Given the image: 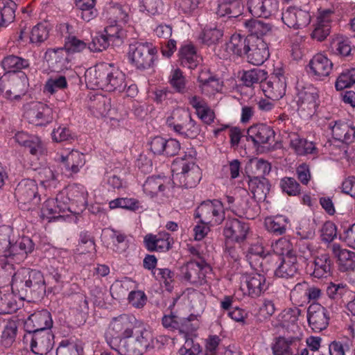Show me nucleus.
<instances>
[{
  "mask_svg": "<svg viewBox=\"0 0 355 355\" xmlns=\"http://www.w3.org/2000/svg\"><path fill=\"white\" fill-rule=\"evenodd\" d=\"M332 62L323 53H317L309 60L306 67L308 74L315 80H323L329 76Z\"/></svg>",
  "mask_w": 355,
  "mask_h": 355,
  "instance_id": "nucleus-10",
  "label": "nucleus"
},
{
  "mask_svg": "<svg viewBox=\"0 0 355 355\" xmlns=\"http://www.w3.org/2000/svg\"><path fill=\"white\" fill-rule=\"evenodd\" d=\"M193 216L211 226L219 225L225 219L223 203L218 200L204 201L196 209Z\"/></svg>",
  "mask_w": 355,
  "mask_h": 355,
  "instance_id": "nucleus-6",
  "label": "nucleus"
},
{
  "mask_svg": "<svg viewBox=\"0 0 355 355\" xmlns=\"http://www.w3.org/2000/svg\"><path fill=\"white\" fill-rule=\"evenodd\" d=\"M199 168L195 164L194 157L191 154L184 157L176 158L171 165L173 176L185 175L191 171H198Z\"/></svg>",
  "mask_w": 355,
  "mask_h": 355,
  "instance_id": "nucleus-29",
  "label": "nucleus"
},
{
  "mask_svg": "<svg viewBox=\"0 0 355 355\" xmlns=\"http://www.w3.org/2000/svg\"><path fill=\"white\" fill-rule=\"evenodd\" d=\"M185 340L184 345L179 349L180 355H198L201 352V347L197 343H194L189 336H183Z\"/></svg>",
  "mask_w": 355,
  "mask_h": 355,
  "instance_id": "nucleus-63",
  "label": "nucleus"
},
{
  "mask_svg": "<svg viewBox=\"0 0 355 355\" xmlns=\"http://www.w3.org/2000/svg\"><path fill=\"white\" fill-rule=\"evenodd\" d=\"M329 128L334 139L338 142L348 144L355 139V125L350 121L339 120L330 122Z\"/></svg>",
  "mask_w": 355,
  "mask_h": 355,
  "instance_id": "nucleus-18",
  "label": "nucleus"
},
{
  "mask_svg": "<svg viewBox=\"0 0 355 355\" xmlns=\"http://www.w3.org/2000/svg\"><path fill=\"white\" fill-rule=\"evenodd\" d=\"M153 275L155 279L163 282L169 290L171 288V284L174 280V273L168 268H156L153 271Z\"/></svg>",
  "mask_w": 355,
  "mask_h": 355,
  "instance_id": "nucleus-62",
  "label": "nucleus"
},
{
  "mask_svg": "<svg viewBox=\"0 0 355 355\" xmlns=\"http://www.w3.org/2000/svg\"><path fill=\"white\" fill-rule=\"evenodd\" d=\"M249 44V36L239 33L233 34L230 40L225 44V49L227 54H233L239 56L245 55Z\"/></svg>",
  "mask_w": 355,
  "mask_h": 355,
  "instance_id": "nucleus-27",
  "label": "nucleus"
},
{
  "mask_svg": "<svg viewBox=\"0 0 355 355\" xmlns=\"http://www.w3.org/2000/svg\"><path fill=\"white\" fill-rule=\"evenodd\" d=\"M135 338H125L119 342L121 355H142L153 347V336L150 331L141 328Z\"/></svg>",
  "mask_w": 355,
  "mask_h": 355,
  "instance_id": "nucleus-5",
  "label": "nucleus"
},
{
  "mask_svg": "<svg viewBox=\"0 0 355 355\" xmlns=\"http://www.w3.org/2000/svg\"><path fill=\"white\" fill-rule=\"evenodd\" d=\"M68 87L67 80L64 76H55L49 78L45 83L44 92L53 94L60 90H63Z\"/></svg>",
  "mask_w": 355,
  "mask_h": 355,
  "instance_id": "nucleus-51",
  "label": "nucleus"
},
{
  "mask_svg": "<svg viewBox=\"0 0 355 355\" xmlns=\"http://www.w3.org/2000/svg\"><path fill=\"white\" fill-rule=\"evenodd\" d=\"M243 9L242 0H219L217 13L220 16H239Z\"/></svg>",
  "mask_w": 355,
  "mask_h": 355,
  "instance_id": "nucleus-33",
  "label": "nucleus"
},
{
  "mask_svg": "<svg viewBox=\"0 0 355 355\" xmlns=\"http://www.w3.org/2000/svg\"><path fill=\"white\" fill-rule=\"evenodd\" d=\"M297 270V255H287L282 257L281 263L275 270V275L281 278H289L293 277Z\"/></svg>",
  "mask_w": 355,
  "mask_h": 355,
  "instance_id": "nucleus-28",
  "label": "nucleus"
},
{
  "mask_svg": "<svg viewBox=\"0 0 355 355\" xmlns=\"http://www.w3.org/2000/svg\"><path fill=\"white\" fill-rule=\"evenodd\" d=\"M200 132V127L191 119L190 115L189 119H187L175 132L184 137L193 139L199 135Z\"/></svg>",
  "mask_w": 355,
  "mask_h": 355,
  "instance_id": "nucleus-56",
  "label": "nucleus"
},
{
  "mask_svg": "<svg viewBox=\"0 0 355 355\" xmlns=\"http://www.w3.org/2000/svg\"><path fill=\"white\" fill-rule=\"evenodd\" d=\"M25 147L29 149V152L32 155L37 157L42 156L46 153L44 144L42 142L41 139L36 135H34L33 137H32L30 143L27 144Z\"/></svg>",
  "mask_w": 355,
  "mask_h": 355,
  "instance_id": "nucleus-64",
  "label": "nucleus"
},
{
  "mask_svg": "<svg viewBox=\"0 0 355 355\" xmlns=\"http://www.w3.org/2000/svg\"><path fill=\"white\" fill-rule=\"evenodd\" d=\"M53 324L51 313L46 310H42L31 314L25 321L24 327L29 333L39 331H49Z\"/></svg>",
  "mask_w": 355,
  "mask_h": 355,
  "instance_id": "nucleus-20",
  "label": "nucleus"
},
{
  "mask_svg": "<svg viewBox=\"0 0 355 355\" xmlns=\"http://www.w3.org/2000/svg\"><path fill=\"white\" fill-rule=\"evenodd\" d=\"M13 293L3 294L0 292V314H10L17 309Z\"/></svg>",
  "mask_w": 355,
  "mask_h": 355,
  "instance_id": "nucleus-57",
  "label": "nucleus"
},
{
  "mask_svg": "<svg viewBox=\"0 0 355 355\" xmlns=\"http://www.w3.org/2000/svg\"><path fill=\"white\" fill-rule=\"evenodd\" d=\"M318 91L311 85L299 90L297 96V111L303 119H309L314 114L318 106Z\"/></svg>",
  "mask_w": 355,
  "mask_h": 355,
  "instance_id": "nucleus-7",
  "label": "nucleus"
},
{
  "mask_svg": "<svg viewBox=\"0 0 355 355\" xmlns=\"http://www.w3.org/2000/svg\"><path fill=\"white\" fill-rule=\"evenodd\" d=\"M57 159L71 174L78 172L85 163V155L75 150L61 151L58 153Z\"/></svg>",
  "mask_w": 355,
  "mask_h": 355,
  "instance_id": "nucleus-23",
  "label": "nucleus"
},
{
  "mask_svg": "<svg viewBox=\"0 0 355 355\" xmlns=\"http://www.w3.org/2000/svg\"><path fill=\"white\" fill-rule=\"evenodd\" d=\"M139 324V322L131 314H121L112 318L105 331L107 342L110 345H116L121 340L131 338Z\"/></svg>",
  "mask_w": 355,
  "mask_h": 355,
  "instance_id": "nucleus-2",
  "label": "nucleus"
},
{
  "mask_svg": "<svg viewBox=\"0 0 355 355\" xmlns=\"http://www.w3.org/2000/svg\"><path fill=\"white\" fill-rule=\"evenodd\" d=\"M82 349L78 345L68 340H62L56 349V355H81Z\"/></svg>",
  "mask_w": 355,
  "mask_h": 355,
  "instance_id": "nucleus-61",
  "label": "nucleus"
},
{
  "mask_svg": "<svg viewBox=\"0 0 355 355\" xmlns=\"http://www.w3.org/2000/svg\"><path fill=\"white\" fill-rule=\"evenodd\" d=\"M179 57L182 64L190 69L196 67L199 62L196 48L191 44H184L180 48Z\"/></svg>",
  "mask_w": 355,
  "mask_h": 355,
  "instance_id": "nucleus-36",
  "label": "nucleus"
},
{
  "mask_svg": "<svg viewBox=\"0 0 355 355\" xmlns=\"http://www.w3.org/2000/svg\"><path fill=\"white\" fill-rule=\"evenodd\" d=\"M69 199L78 206L85 207L87 204V191L82 185H72L67 189Z\"/></svg>",
  "mask_w": 355,
  "mask_h": 355,
  "instance_id": "nucleus-46",
  "label": "nucleus"
},
{
  "mask_svg": "<svg viewBox=\"0 0 355 355\" xmlns=\"http://www.w3.org/2000/svg\"><path fill=\"white\" fill-rule=\"evenodd\" d=\"M249 190L257 200L266 198L270 190L268 179H247Z\"/></svg>",
  "mask_w": 355,
  "mask_h": 355,
  "instance_id": "nucleus-35",
  "label": "nucleus"
},
{
  "mask_svg": "<svg viewBox=\"0 0 355 355\" xmlns=\"http://www.w3.org/2000/svg\"><path fill=\"white\" fill-rule=\"evenodd\" d=\"M139 10L140 12L149 15H157L164 10L162 0H139Z\"/></svg>",
  "mask_w": 355,
  "mask_h": 355,
  "instance_id": "nucleus-47",
  "label": "nucleus"
},
{
  "mask_svg": "<svg viewBox=\"0 0 355 355\" xmlns=\"http://www.w3.org/2000/svg\"><path fill=\"white\" fill-rule=\"evenodd\" d=\"M271 171L270 164L263 159H251L246 166V173L248 178L254 175V178H264L268 175Z\"/></svg>",
  "mask_w": 355,
  "mask_h": 355,
  "instance_id": "nucleus-34",
  "label": "nucleus"
},
{
  "mask_svg": "<svg viewBox=\"0 0 355 355\" xmlns=\"http://www.w3.org/2000/svg\"><path fill=\"white\" fill-rule=\"evenodd\" d=\"M1 65L7 72H15L28 67L29 62L27 60L21 58L15 55H9L2 60Z\"/></svg>",
  "mask_w": 355,
  "mask_h": 355,
  "instance_id": "nucleus-52",
  "label": "nucleus"
},
{
  "mask_svg": "<svg viewBox=\"0 0 355 355\" xmlns=\"http://www.w3.org/2000/svg\"><path fill=\"white\" fill-rule=\"evenodd\" d=\"M24 118L35 125H45L53 119L51 107L41 102H32L25 107Z\"/></svg>",
  "mask_w": 355,
  "mask_h": 355,
  "instance_id": "nucleus-8",
  "label": "nucleus"
},
{
  "mask_svg": "<svg viewBox=\"0 0 355 355\" xmlns=\"http://www.w3.org/2000/svg\"><path fill=\"white\" fill-rule=\"evenodd\" d=\"M181 275L184 279L194 285H202L206 282V276L210 267L204 261H191L181 267Z\"/></svg>",
  "mask_w": 355,
  "mask_h": 355,
  "instance_id": "nucleus-9",
  "label": "nucleus"
},
{
  "mask_svg": "<svg viewBox=\"0 0 355 355\" xmlns=\"http://www.w3.org/2000/svg\"><path fill=\"white\" fill-rule=\"evenodd\" d=\"M199 80L202 93L209 98H214L216 94L222 93L223 85L219 79L210 78L203 80L200 78Z\"/></svg>",
  "mask_w": 355,
  "mask_h": 355,
  "instance_id": "nucleus-39",
  "label": "nucleus"
},
{
  "mask_svg": "<svg viewBox=\"0 0 355 355\" xmlns=\"http://www.w3.org/2000/svg\"><path fill=\"white\" fill-rule=\"evenodd\" d=\"M330 49L333 53L340 56H347L352 51L349 39L341 35H338L331 40Z\"/></svg>",
  "mask_w": 355,
  "mask_h": 355,
  "instance_id": "nucleus-41",
  "label": "nucleus"
},
{
  "mask_svg": "<svg viewBox=\"0 0 355 355\" xmlns=\"http://www.w3.org/2000/svg\"><path fill=\"white\" fill-rule=\"evenodd\" d=\"M49 28L46 24L40 23L33 27L30 33V42L39 44L45 41L49 37Z\"/></svg>",
  "mask_w": 355,
  "mask_h": 355,
  "instance_id": "nucleus-58",
  "label": "nucleus"
},
{
  "mask_svg": "<svg viewBox=\"0 0 355 355\" xmlns=\"http://www.w3.org/2000/svg\"><path fill=\"white\" fill-rule=\"evenodd\" d=\"M104 33L110 42L114 46H120L126 36L125 31L117 24L106 26Z\"/></svg>",
  "mask_w": 355,
  "mask_h": 355,
  "instance_id": "nucleus-44",
  "label": "nucleus"
},
{
  "mask_svg": "<svg viewBox=\"0 0 355 355\" xmlns=\"http://www.w3.org/2000/svg\"><path fill=\"white\" fill-rule=\"evenodd\" d=\"M247 138L248 140L252 141L256 147L263 144L270 145L275 139V132L268 125L256 124L248 129Z\"/></svg>",
  "mask_w": 355,
  "mask_h": 355,
  "instance_id": "nucleus-19",
  "label": "nucleus"
},
{
  "mask_svg": "<svg viewBox=\"0 0 355 355\" xmlns=\"http://www.w3.org/2000/svg\"><path fill=\"white\" fill-rule=\"evenodd\" d=\"M290 146L299 155L313 154L316 150L313 142L300 138L295 134L291 135Z\"/></svg>",
  "mask_w": 355,
  "mask_h": 355,
  "instance_id": "nucleus-38",
  "label": "nucleus"
},
{
  "mask_svg": "<svg viewBox=\"0 0 355 355\" xmlns=\"http://www.w3.org/2000/svg\"><path fill=\"white\" fill-rule=\"evenodd\" d=\"M332 254L336 259L339 270L345 272L354 268L355 263V252L342 248L339 244L331 245Z\"/></svg>",
  "mask_w": 355,
  "mask_h": 355,
  "instance_id": "nucleus-25",
  "label": "nucleus"
},
{
  "mask_svg": "<svg viewBox=\"0 0 355 355\" xmlns=\"http://www.w3.org/2000/svg\"><path fill=\"white\" fill-rule=\"evenodd\" d=\"M54 345V336L49 331H39L33 334L31 348L33 353L46 355Z\"/></svg>",
  "mask_w": 355,
  "mask_h": 355,
  "instance_id": "nucleus-22",
  "label": "nucleus"
},
{
  "mask_svg": "<svg viewBox=\"0 0 355 355\" xmlns=\"http://www.w3.org/2000/svg\"><path fill=\"white\" fill-rule=\"evenodd\" d=\"M249 12L254 17L268 18L279 10L277 0H248Z\"/></svg>",
  "mask_w": 355,
  "mask_h": 355,
  "instance_id": "nucleus-16",
  "label": "nucleus"
},
{
  "mask_svg": "<svg viewBox=\"0 0 355 355\" xmlns=\"http://www.w3.org/2000/svg\"><path fill=\"white\" fill-rule=\"evenodd\" d=\"M245 27L250 32V35L261 37L267 35L272 33V26L260 20L252 19L245 22Z\"/></svg>",
  "mask_w": 355,
  "mask_h": 355,
  "instance_id": "nucleus-42",
  "label": "nucleus"
},
{
  "mask_svg": "<svg viewBox=\"0 0 355 355\" xmlns=\"http://www.w3.org/2000/svg\"><path fill=\"white\" fill-rule=\"evenodd\" d=\"M144 241L149 251L164 252L171 248L170 235L166 232L156 235L148 234L145 236Z\"/></svg>",
  "mask_w": 355,
  "mask_h": 355,
  "instance_id": "nucleus-26",
  "label": "nucleus"
},
{
  "mask_svg": "<svg viewBox=\"0 0 355 355\" xmlns=\"http://www.w3.org/2000/svg\"><path fill=\"white\" fill-rule=\"evenodd\" d=\"M75 3L83 20L89 21L96 16V0H75Z\"/></svg>",
  "mask_w": 355,
  "mask_h": 355,
  "instance_id": "nucleus-48",
  "label": "nucleus"
},
{
  "mask_svg": "<svg viewBox=\"0 0 355 355\" xmlns=\"http://www.w3.org/2000/svg\"><path fill=\"white\" fill-rule=\"evenodd\" d=\"M110 15V19L117 21L121 23L126 24L131 18V9L127 4L114 3L110 6L107 10Z\"/></svg>",
  "mask_w": 355,
  "mask_h": 355,
  "instance_id": "nucleus-37",
  "label": "nucleus"
},
{
  "mask_svg": "<svg viewBox=\"0 0 355 355\" xmlns=\"http://www.w3.org/2000/svg\"><path fill=\"white\" fill-rule=\"evenodd\" d=\"M68 53L64 48L49 49L46 51L44 58L51 65L62 70L68 67Z\"/></svg>",
  "mask_w": 355,
  "mask_h": 355,
  "instance_id": "nucleus-30",
  "label": "nucleus"
},
{
  "mask_svg": "<svg viewBox=\"0 0 355 355\" xmlns=\"http://www.w3.org/2000/svg\"><path fill=\"white\" fill-rule=\"evenodd\" d=\"M85 82L91 89L121 92L126 87L125 75L114 64L100 63L89 68L85 73Z\"/></svg>",
  "mask_w": 355,
  "mask_h": 355,
  "instance_id": "nucleus-1",
  "label": "nucleus"
},
{
  "mask_svg": "<svg viewBox=\"0 0 355 355\" xmlns=\"http://www.w3.org/2000/svg\"><path fill=\"white\" fill-rule=\"evenodd\" d=\"M248 46L245 55L250 63L261 65L269 58L268 44L262 38L249 35Z\"/></svg>",
  "mask_w": 355,
  "mask_h": 355,
  "instance_id": "nucleus-11",
  "label": "nucleus"
},
{
  "mask_svg": "<svg viewBox=\"0 0 355 355\" xmlns=\"http://www.w3.org/2000/svg\"><path fill=\"white\" fill-rule=\"evenodd\" d=\"M308 283L302 282L297 284L290 293L291 300L294 304L303 306L307 303Z\"/></svg>",
  "mask_w": 355,
  "mask_h": 355,
  "instance_id": "nucleus-54",
  "label": "nucleus"
},
{
  "mask_svg": "<svg viewBox=\"0 0 355 355\" xmlns=\"http://www.w3.org/2000/svg\"><path fill=\"white\" fill-rule=\"evenodd\" d=\"M246 258L253 268L257 270L260 267L263 270H268L269 268H264L263 263L268 261H275L276 256L271 255L265 250L262 243L257 242L250 245Z\"/></svg>",
  "mask_w": 355,
  "mask_h": 355,
  "instance_id": "nucleus-17",
  "label": "nucleus"
},
{
  "mask_svg": "<svg viewBox=\"0 0 355 355\" xmlns=\"http://www.w3.org/2000/svg\"><path fill=\"white\" fill-rule=\"evenodd\" d=\"M199 315L191 314L187 318H180L179 331L183 336L195 333L200 327Z\"/></svg>",
  "mask_w": 355,
  "mask_h": 355,
  "instance_id": "nucleus-49",
  "label": "nucleus"
},
{
  "mask_svg": "<svg viewBox=\"0 0 355 355\" xmlns=\"http://www.w3.org/2000/svg\"><path fill=\"white\" fill-rule=\"evenodd\" d=\"M12 292L26 291L27 288L33 291H44L45 282L42 272L37 270L21 268L13 275L11 283Z\"/></svg>",
  "mask_w": 355,
  "mask_h": 355,
  "instance_id": "nucleus-4",
  "label": "nucleus"
},
{
  "mask_svg": "<svg viewBox=\"0 0 355 355\" xmlns=\"http://www.w3.org/2000/svg\"><path fill=\"white\" fill-rule=\"evenodd\" d=\"M157 54V50L152 43L134 42L129 45L127 57L135 68L145 70L154 66Z\"/></svg>",
  "mask_w": 355,
  "mask_h": 355,
  "instance_id": "nucleus-3",
  "label": "nucleus"
},
{
  "mask_svg": "<svg viewBox=\"0 0 355 355\" xmlns=\"http://www.w3.org/2000/svg\"><path fill=\"white\" fill-rule=\"evenodd\" d=\"M275 254L286 257L287 255L296 254L293 250L291 243L285 238H281L273 243L271 245Z\"/></svg>",
  "mask_w": 355,
  "mask_h": 355,
  "instance_id": "nucleus-60",
  "label": "nucleus"
},
{
  "mask_svg": "<svg viewBox=\"0 0 355 355\" xmlns=\"http://www.w3.org/2000/svg\"><path fill=\"white\" fill-rule=\"evenodd\" d=\"M249 230L248 224L234 218L227 221L223 233L227 239L240 243L246 239Z\"/></svg>",
  "mask_w": 355,
  "mask_h": 355,
  "instance_id": "nucleus-24",
  "label": "nucleus"
},
{
  "mask_svg": "<svg viewBox=\"0 0 355 355\" xmlns=\"http://www.w3.org/2000/svg\"><path fill=\"white\" fill-rule=\"evenodd\" d=\"M355 83V67L346 69L338 76L335 87L336 90L341 91L352 87Z\"/></svg>",
  "mask_w": 355,
  "mask_h": 355,
  "instance_id": "nucleus-53",
  "label": "nucleus"
},
{
  "mask_svg": "<svg viewBox=\"0 0 355 355\" xmlns=\"http://www.w3.org/2000/svg\"><path fill=\"white\" fill-rule=\"evenodd\" d=\"M241 288L245 295L251 297H259L268 289L266 279L259 273L245 275L242 277Z\"/></svg>",
  "mask_w": 355,
  "mask_h": 355,
  "instance_id": "nucleus-14",
  "label": "nucleus"
},
{
  "mask_svg": "<svg viewBox=\"0 0 355 355\" xmlns=\"http://www.w3.org/2000/svg\"><path fill=\"white\" fill-rule=\"evenodd\" d=\"M282 19L288 27L299 29L309 24L311 15L300 8L289 6L283 12Z\"/></svg>",
  "mask_w": 355,
  "mask_h": 355,
  "instance_id": "nucleus-15",
  "label": "nucleus"
},
{
  "mask_svg": "<svg viewBox=\"0 0 355 355\" xmlns=\"http://www.w3.org/2000/svg\"><path fill=\"white\" fill-rule=\"evenodd\" d=\"M308 322L311 329L320 332L329 324V315L327 309L319 304H312L308 309Z\"/></svg>",
  "mask_w": 355,
  "mask_h": 355,
  "instance_id": "nucleus-21",
  "label": "nucleus"
},
{
  "mask_svg": "<svg viewBox=\"0 0 355 355\" xmlns=\"http://www.w3.org/2000/svg\"><path fill=\"white\" fill-rule=\"evenodd\" d=\"M293 343V338H277L272 345L273 355H293L291 348Z\"/></svg>",
  "mask_w": 355,
  "mask_h": 355,
  "instance_id": "nucleus-55",
  "label": "nucleus"
},
{
  "mask_svg": "<svg viewBox=\"0 0 355 355\" xmlns=\"http://www.w3.org/2000/svg\"><path fill=\"white\" fill-rule=\"evenodd\" d=\"M3 6L0 7V28L6 27L15 18L17 4L12 0H3Z\"/></svg>",
  "mask_w": 355,
  "mask_h": 355,
  "instance_id": "nucleus-40",
  "label": "nucleus"
},
{
  "mask_svg": "<svg viewBox=\"0 0 355 355\" xmlns=\"http://www.w3.org/2000/svg\"><path fill=\"white\" fill-rule=\"evenodd\" d=\"M189 103L196 110L198 117L205 123L210 124L214 121L215 114L214 111L200 97L193 96L189 98Z\"/></svg>",
  "mask_w": 355,
  "mask_h": 355,
  "instance_id": "nucleus-31",
  "label": "nucleus"
},
{
  "mask_svg": "<svg viewBox=\"0 0 355 355\" xmlns=\"http://www.w3.org/2000/svg\"><path fill=\"white\" fill-rule=\"evenodd\" d=\"M190 114L183 108H177L172 111L166 119V124L174 132H176L183 123L189 119Z\"/></svg>",
  "mask_w": 355,
  "mask_h": 355,
  "instance_id": "nucleus-45",
  "label": "nucleus"
},
{
  "mask_svg": "<svg viewBox=\"0 0 355 355\" xmlns=\"http://www.w3.org/2000/svg\"><path fill=\"white\" fill-rule=\"evenodd\" d=\"M330 263L329 257L327 254L317 257L313 263V270L312 275L317 278L326 277L330 272Z\"/></svg>",
  "mask_w": 355,
  "mask_h": 355,
  "instance_id": "nucleus-43",
  "label": "nucleus"
},
{
  "mask_svg": "<svg viewBox=\"0 0 355 355\" xmlns=\"http://www.w3.org/2000/svg\"><path fill=\"white\" fill-rule=\"evenodd\" d=\"M267 72L260 69H253L243 72L241 80L247 87H250L254 84L263 83L266 79Z\"/></svg>",
  "mask_w": 355,
  "mask_h": 355,
  "instance_id": "nucleus-50",
  "label": "nucleus"
},
{
  "mask_svg": "<svg viewBox=\"0 0 355 355\" xmlns=\"http://www.w3.org/2000/svg\"><path fill=\"white\" fill-rule=\"evenodd\" d=\"M223 33L216 28H205L200 35L202 42L207 45L214 44L223 37Z\"/></svg>",
  "mask_w": 355,
  "mask_h": 355,
  "instance_id": "nucleus-59",
  "label": "nucleus"
},
{
  "mask_svg": "<svg viewBox=\"0 0 355 355\" xmlns=\"http://www.w3.org/2000/svg\"><path fill=\"white\" fill-rule=\"evenodd\" d=\"M261 89L264 95L272 100L282 98L286 93V78L282 73H275L268 80L261 83Z\"/></svg>",
  "mask_w": 355,
  "mask_h": 355,
  "instance_id": "nucleus-12",
  "label": "nucleus"
},
{
  "mask_svg": "<svg viewBox=\"0 0 355 355\" xmlns=\"http://www.w3.org/2000/svg\"><path fill=\"white\" fill-rule=\"evenodd\" d=\"M289 222L288 217L284 215L268 216L264 220V226L268 232L282 235L286 232Z\"/></svg>",
  "mask_w": 355,
  "mask_h": 355,
  "instance_id": "nucleus-32",
  "label": "nucleus"
},
{
  "mask_svg": "<svg viewBox=\"0 0 355 355\" xmlns=\"http://www.w3.org/2000/svg\"><path fill=\"white\" fill-rule=\"evenodd\" d=\"M28 182L24 184V189H22L19 184V187L17 189V192L20 193L19 205L20 209L24 211L34 210L40 202V198L37 196V188L34 179H28Z\"/></svg>",
  "mask_w": 355,
  "mask_h": 355,
  "instance_id": "nucleus-13",
  "label": "nucleus"
}]
</instances>
